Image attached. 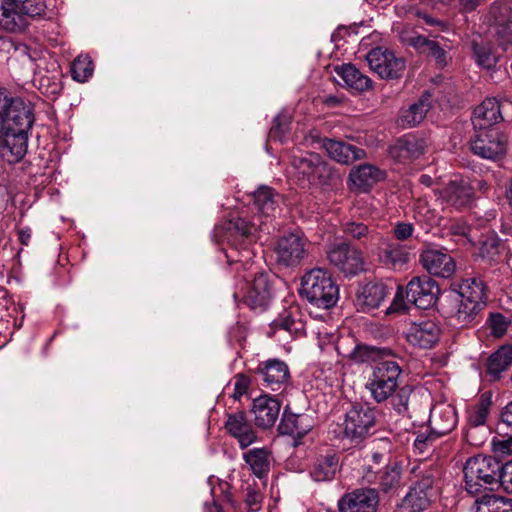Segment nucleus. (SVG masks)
<instances>
[{"label": "nucleus", "mask_w": 512, "mask_h": 512, "mask_svg": "<svg viewBox=\"0 0 512 512\" xmlns=\"http://www.w3.org/2000/svg\"><path fill=\"white\" fill-rule=\"evenodd\" d=\"M401 373L402 369L397 361L383 360L375 364L367 383V388L376 402L391 398L398 413L407 411L412 392L410 386L399 387Z\"/></svg>", "instance_id": "obj_1"}, {"label": "nucleus", "mask_w": 512, "mask_h": 512, "mask_svg": "<svg viewBox=\"0 0 512 512\" xmlns=\"http://www.w3.org/2000/svg\"><path fill=\"white\" fill-rule=\"evenodd\" d=\"M465 489L471 495L487 493V487L502 483L504 464L492 456L478 455L464 465Z\"/></svg>", "instance_id": "obj_2"}, {"label": "nucleus", "mask_w": 512, "mask_h": 512, "mask_svg": "<svg viewBox=\"0 0 512 512\" xmlns=\"http://www.w3.org/2000/svg\"><path fill=\"white\" fill-rule=\"evenodd\" d=\"M300 292L311 304L322 309L333 307L339 299L337 284L322 268H314L304 274Z\"/></svg>", "instance_id": "obj_3"}, {"label": "nucleus", "mask_w": 512, "mask_h": 512, "mask_svg": "<svg viewBox=\"0 0 512 512\" xmlns=\"http://www.w3.org/2000/svg\"><path fill=\"white\" fill-rule=\"evenodd\" d=\"M227 230L230 233V251L226 254L230 264H240L245 270L252 266L256 225L244 218L234 217L229 220Z\"/></svg>", "instance_id": "obj_4"}, {"label": "nucleus", "mask_w": 512, "mask_h": 512, "mask_svg": "<svg viewBox=\"0 0 512 512\" xmlns=\"http://www.w3.org/2000/svg\"><path fill=\"white\" fill-rule=\"evenodd\" d=\"M377 410L364 404H354L343 420L342 439L352 446H360L375 431Z\"/></svg>", "instance_id": "obj_5"}, {"label": "nucleus", "mask_w": 512, "mask_h": 512, "mask_svg": "<svg viewBox=\"0 0 512 512\" xmlns=\"http://www.w3.org/2000/svg\"><path fill=\"white\" fill-rule=\"evenodd\" d=\"M33 114L21 98L0 96V129L28 133Z\"/></svg>", "instance_id": "obj_6"}, {"label": "nucleus", "mask_w": 512, "mask_h": 512, "mask_svg": "<svg viewBox=\"0 0 512 512\" xmlns=\"http://www.w3.org/2000/svg\"><path fill=\"white\" fill-rule=\"evenodd\" d=\"M419 262L429 275L444 279L451 278L456 271V262L447 248L425 242Z\"/></svg>", "instance_id": "obj_7"}, {"label": "nucleus", "mask_w": 512, "mask_h": 512, "mask_svg": "<svg viewBox=\"0 0 512 512\" xmlns=\"http://www.w3.org/2000/svg\"><path fill=\"white\" fill-rule=\"evenodd\" d=\"M470 148L475 155L494 160L506 153L507 137L497 127L475 129Z\"/></svg>", "instance_id": "obj_8"}, {"label": "nucleus", "mask_w": 512, "mask_h": 512, "mask_svg": "<svg viewBox=\"0 0 512 512\" xmlns=\"http://www.w3.org/2000/svg\"><path fill=\"white\" fill-rule=\"evenodd\" d=\"M326 254L330 264L345 276H355L365 269L362 252L348 243L331 245Z\"/></svg>", "instance_id": "obj_9"}, {"label": "nucleus", "mask_w": 512, "mask_h": 512, "mask_svg": "<svg viewBox=\"0 0 512 512\" xmlns=\"http://www.w3.org/2000/svg\"><path fill=\"white\" fill-rule=\"evenodd\" d=\"M308 245L307 238L297 233L280 237L274 249L277 262L286 267L298 266L308 256Z\"/></svg>", "instance_id": "obj_10"}, {"label": "nucleus", "mask_w": 512, "mask_h": 512, "mask_svg": "<svg viewBox=\"0 0 512 512\" xmlns=\"http://www.w3.org/2000/svg\"><path fill=\"white\" fill-rule=\"evenodd\" d=\"M366 59L371 70L382 79L399 78L406 68L403 58L397 57L392 51L382 47L370 50Z\"/></svg>", "instance_id": "obj_11"}, {"label": "nucleus", "mask_w": 512, "mask_h": 512, "mask_svg": "<svg viewBox=\"0 0 512 512\" xmlns=\"http://www.w3.org/2000/svg\"><path fill=\"white\" fill-rule=\"evenodd\" d=\"M292 167L310 183L326 184L332 176V168L316 153L293 155Z\"/></svg>", "instance_id": "obj_12"}, {"label": "nucleus", "mask_w": 512, "mask_h": 512, "mask_svg": "<svg viewBox=\"0 0 512 512\" xmlns=\"http://www.w3.org/2000/svg\"><path fill=\"white\" fill-rule=\"evenodd\" d=\"M439 293L440 288L436 281L424 275L410 280L406 289V298L417 308L426 310L436 304Z\"/></svg>", "instance_id": "obj_13"}, {"label": "nucleus", "mask_w": 512, "mask_h": 512, "mask_svg": "<svg viewBox=\"0 0 512 512\" xmlns=\"http://www.w3.org/2000/svg\"><path fill=\"white\" fill-rule=\"evenodd\" d=\"M473 187L464 180H451L439 191V199L446 209L462 210L473 201Z\"/></svg>", "instance_id": "obj_14"}, {"label": "nucleus", "mask_w": 512, "mask_h": 512, "mask_svg": "<svg viewBox=\"0 0 512 512\" xmlns=\"http://www.w3.org/2000/svg\"><path fill=\"white\" fill-rule=\"evenodd\" d=\"M28 133L0 129V157L8 164L20 162L27 153Z\"/></svg>", "instance_id": "obj_15"}, {"label": "nucleus", "mask_w": 512, "mask_h": 512, "mask_svg": "<svg viewBox=\"0 0 512 512\" xmlns=\"http://www.w3.org/2000/svg\"><path fill=\"white\" fill-rule=\"evenodd\" d=\"M379 502L375 489H356L345 494L338 503L339 512H376Z\"/></svg>", "instance_id": "obj_16"}, {"label": "nucleus", "mask_w": 512, "mask_h": 512, "mask_svg": "<svg viewBox=\"0 0 512 512\" xmlns=\"http://www.w3.org/2000/svg\"><path fill=\"white\" fill-rule=\"evenodd\" d=\"M511 107L508 101L500 102L495 97L486 98L473 112L474 129L495 127L503 120L502 112Z\"/></svg>", "instance_id": "obj_17"}, {"label": "nucleus", "mask_w": 512, "mask_h": 512, "mask_svg": "<svg viewBox=\"0 0 512 512\" xmlns=\"http://www.w3.org/2000/svg\"><path fill=\"white\" fill-rule=\"evenodd\" d=\"M256 373L262 378L263 385L272 391L284 388L290 380L288 365L279 359H269L259 363Z\"/></svg>", "instance_id": "obj_18"}, {"label": "nucleus", "mask_w": 512, "mask_h": 512, "mask_svg": "<svg viewBox=\"0 0 512 512\" xmlns=\"http://www.w3.org/2000/svg\"><path fill=\"white\" fill-rule=\"evenodd\" d=\"M271 299V285L268 275L257 272L251 282L247 283L243 297L244 303L254 310H264Z\"/></svg>", "instance_id": "obj_19"}, {"label": "nucleus", "mask_w": 512, "mask_h": 512, "mask_svg": "<svg viewBox=\"0 0 512 512\" xmlns=\"http://www.w3.org/2000/svg\"><path fill=\"white\" fill-rule=\"evenodd\" d=\"M387 286L382 282H367L359 285L355 294V306L360 312H369L380 307L388 296Z\"/></svg>", "instance_id": "obj_20"}, {"label": "nucleus", "mask_w": 512, "mask_h": 512, "mask_svg": "<svg viewBox=\"0 0 512 512\" xmlns=\"http://www.w3.org/2000/svg\"><path fill=\"white\" fill-rule=\"evenodd\" d=\"M313 425V419L309 415L292 413L286 407L279 425V431L283 435L292 436L294 446H298L301 444L300 439L311 431Z\"/></svg>", "instance_id": "obj_21"}, {"label": "nucleus", "mask_w": 512, "mask_h": 512, "mask_svg": "<svg viewBox=\"0 0 512 512\" xmlns=\"http://www.w3.org/2000/svg\"><path fill=\"white\" fill-rule=\"evenodd\" d=\"M457 422V413L451 404L438 403L430 411L429 428L437 437L450 433Z\"/></svg>", "instance_id": "obj_22"}, {"label": "nucleus", "mask_w": 512, "mask_h": 512, "mask_svg": "<svg viewBox=\"0 0 512 512\" xmlns=\"http://www.w3.org/2000/svg\"><path fill=\"white\" fill-rule=\"evenodd\" d=\"M426 142L414 134L400 137L389 149L392 158L399 162L417 159L425 153Z\"/></svg>", "instance_id": "obj_23"}, {"label": "nucleus", "mask_w": 512, "mask_h": 512, "mask_svg": "<svg viewBox=\"0 0 512 512\" xmlns=\"http://www.w3.org/2000/svg\"><path fill=\"white\" fill-rule=\"evenodd\" d=\"M227 433L235 438L241 449H246L257 441V435L246 419L244 412L229 414L225 422Z\"/></svg>", "instance_id": "obj_24"}, {"label": "nucleus", "mask_w": 512, "mask_h": 512, "mask_svg": "<svg viewBox=\"0 0 512 512\" xmlns=\"http://www.w3.org/2000/svg\"><path fill=\"white\" fill-rule=\"evenodd\" d=\"M440 327L432 320L414 323L408 333L407 341L413 346L423 349L432 348L439 340Z\"/></svg>", "instance_id": "obj_25"}, {"label": "nucleus", "mask_w": 512, "mask_h": 512, "mask_svg": "<svg viewBox=\"0 0 512 512\" xmlns=\"http://www.w3.org/2000/svg\"><path fill=\"white\" fill-rule=\"evenodd\" d=\"M280 409V402L273 397L264 395L254 399L252 412L255 424L262 429L272 427L279 417Z\"/></svg>", "instance_id": "obj_26"}, {"label": "nucleus", "mask_w": 512, "mask_h": 512, "mask_svg": "<svg viewBox=\"0 0 512 512\" xmlns=\"http://www.w3.org/2000/svg\"><path fill=\"white\" fill-rule=\"evenodd\" d=\"M385 173L372 164H361L351 169L348 176L350 189L367 192L372 186L384 179Z\"/></svg>", "instance_id": "obj_27"}, {"label": "nucleus", "mask_w": 512, "mask_h": 512, "mask_svg": "<svg viewBox=\"0 0 512 512\" xmlns=\"http://www.w3.org/2000/svg\"><path fill=\"white\" fill-rule=\"evenodd\" d=\"M323 147L331 159L344 165H351L367 156L364 149L334 139H324Z\"/></svg>", "instance_id": "obj_28"}, {"label": "nucleus", "mask_w": 512, "mask_h": 512, "mask_svg": "<svg viewBox=\"0 0 512 512\" xmlns=\"http://www.w3.org/2000/svg\"><path fill=\"white\" fill-rule=\"evenodd\" d=\"M244 462L259 479L267 477L273 462L272 452L267 447L252 448L243 453Z\"/></svg>", "instance_id": "obj_29"}, {"label": "nucleus", "mask_w": 512, "mask_h": 512, "mask_svg": "<svg viewBox=\"0 0 512 512\" xmlns=\"http://www.w3.org/2000/svg\"><path fill=\"white\" fill-rule=\"evenodd\" d=\"M455 291H457L460 298L473 300L474 302L486 306V286L484 281L478 276L463 279L461 283L457 285Z\"/></svg>", "instance_id": "obj_30"}, {"label": "nucleus", "mask_w": 512, "mask_h": 512, "mask_svg": "<svg viewBox=\"0 0 512 512\" xmlns=\"http://www.w3.org/2000/svg\"><path fill=\"white\" fill-rule=\"evenodd\" d=\"M335 71L351 89L362 92L370 89L372 86L371 79L352 64H343L340 67H336Z\"/></svg>", "instance_id": "obj_31"}, {"label": "nucleus", "mask_w": 512, "mask_h": 512, "mask_svg": "<svg viewBox=\"0 0 512 512\" xmlns=\"http://www.w3.org/2000/svg\"><path fill=\"white\" fill-rule=\"evenodd\" d=\"M339 466V459L335 454L319 456L311 470V477L317 482L330 481L334 478Z\"/></svg>", "instance_id": "obj_32"}, {"label": "nucleus", "mask_w": 512, "mask_h": 512, "mask_svg": "<svg viewBox=\"0 0 512 512\" xmlns=\"http://www.w3.org/2000/svg\"><path fill=\"white\" fill-rule=\"evenodd\" d=\"M416 481L412 487L418 488L428 496H432L433 486L440 477V471L436 466L422 463L412 469Z\"/></svg>", "instance_id": "obj_33"}, {"label": "nucleus", "mask_w": 512, "mask_h": 512, "mask_svg": "<svg viewBox=\"0 0 512 512\" xmlns=\"http://www.w3.org/2000/svg\"><path fill=\"white\" fill-rule=\"evenodd\" d=\"M413 255V248L406 244L389 242L383 249V262L393 268L407 264Z\"/></svg>", "instance_id": "obj_34"}, {"label": "nucleus", "mask_w": 512, "mask_h": 512, "mask_svg": "<svg viewBox=\"0 0 512 512\" xmlns=\"http://www.w3.org/2000/svg\"><path fill=\"white\" fill-rule=\"evenodd\" d=\"M365 479L368 483L377 482L384 493H394L401 484V470L397 466L387 467L378 476L368 472Z\"/></svg>", "instance_id": "obj_35"}, {"label": "nucleus", "mask_w": 512, "mask_h": 512, "mask_svg": "<svg viewBox=\"0 0 512 512\" xmlns=\"http://www.w3.org/2000/svg\"><path fill=\"white\" fill-rule=\"evenodd\" d=\"M430 96L423 95L417 102L413 103L408 109L402 111L399 123L403 127H414L420 124L426 117L430 109Z\"/></svg>", "instance_id": "obj_36"}, {"label": "nucleus", "mask_w": 512, "mask_h": 512, "mask_svg": "<svg viewBox=\"0 0 512 512\" xmlns=\"http://www.w3.org/2000/svg\"><path fill=\"white\" fill-rule=\"evenodd\" d=\"M484 307L473 300L460 298L457 311L453 315L455 325L467 327L473 324Z\"/></svg>", "instance_id": "obj_37"}, {"label": "nucleus", "mask_w": 512, "mask_h": 512, "mask_svg": "<svg viewBox=\"0 0 512 512\" xmlns=\"http://www.w3.org/2000/svg\"><path fill=\"white\" fill-rule=\"evenodd\" d=\"M16 8L15 0H0V26L10 32L24 30L21 17L16 15Z\"/></svg>", "instance_id": "obj_38"}, {"label": "nucleus", "mask_w": 512, "mask_h": 512, "mask_svg": "<svg viewBox=\"0 0 512 512\" xmlns=\"http://www.w3.org/2000/svg\"><path fill=\"white\" fill-rule=\"evenodd\" d=\"M476 512H512V500L485 493L475 500Z\"/></svg>", "instance_id": "obj_39"}, {"label": "nucleus", "mask_w": 512, "mask_h": 512, "mask_svg": "<svg viewBox=\"0 0 512 512\" xmlns=\"http://www.w3.org/2000/svg\"><path fill=\"white\" fill-rule=\"evenodd\" d=\"M431 497L418 488L411 487L398 505L396 512H422L430 505Z\"/></svg>", "instance_id": "obj_40"}, {"label": "nucleus", "mask_w": 512, "mask_h": 512, "mask_svg": "<svg viewBox=\"0 0 512 512\" xmlns=\"http://www.w3.org/2000/svg\"><path fill=\"white\" fill-rule=\"evenodd\" d=\"M512 364V346L504 345L494 352L488 359L487 372L494 379H498L503 371Z\"/></svg>", "instance_id": "obj_41"}, {"label": "nucleus", "mask_w": 512, "mask_h": 512, "mask_svg": "<svg viewBox=\"0 0 512 512\" xmlns=\"http://www.w3.org/2000/svg\"><path fill=\"white\" fill-rule=\"evenodd\" d=\"M253 197L254 205L259 212L267 217L273 215L277 208V198H279V195L272 188L267 186L260 187L254 192Z\"/></svg>", "instance_id": "obj_42"}, {"label": "nucleus", "mask_w": 512, "mask_h": 512, "mask_svg": "<svg viewBox=\"0 0 512 512\" xmlns=\"http://www.w3.org/2000/svg\"><path fill=\"white\" fill-rule=\"evenodd\" d=\"M503 243L495 233H490L479 240L478 255L489 262L499 259L503 250Z\"/></svg>", "instance_id": "obj_43"}, {"label": "nucleus", "mask_w": 512, "mask_h": 512, "mask_svg": "<svg viewBox=\"0 0 512 512\" xmlns=\"http://www.w3.org/2000/svg\"><path fill=\"white\" fill-rule=\"evenodd\" d=\"M15 3H17L16 15L21 17L24 29L29 19L43 15L46 10L44 0H15Z\"/></svg>", "instance_id": "obj_44"}, {"label": "nucleus", "mask_w": 512, "mask_h": 512, "mask_svg": "<svg viewBox=\"0 0 512 512\" xmlns=\"http://www.w3.org/2000/svg\"><path fill=\"white\" fill-rule=\"evenodd\" d=\"M491 403V395L484 393L479 401L468 410V422L473 428L485 424Z\"/></svg>", "instance_id": "obj_45"}, {"label": "nucleus", "mask_w": 512, "mask_h": 512, "mask_svg": "<svg viewBox=\"0 0 512 512\" xmlns=\"http://www.w3.org/2000/svg\"><path fill=\"white\" fill-rule=\"evenodd\" d=\"M93 62L88 55H79L72 63L73 79L78 82L87 81L93 74Z\"/></svg>", "instance_id": "obj_46"}, {"label": "nucleus", "mask_w": 512, "mask_h": 512, "mask_svg": "<svg viewBox=\"0 0 512 512\" xmlns=\"http://www.w3.org/2000/svg\"><path fill=\"white\" fill-rule=\"evenodd\" d=\"M491 334L494 337L500 338L506 334L511 325V320L504 316L502 313H490L487 319Z\"/></svg>", "instance_id": "obj_47"}, {"label": "nucleus", "mask_w": 512, "mask_h": 512, "mask_svg": "<svg viewBox=\"0 0 512 512\" xmlns=\"http://www.w3.org/2000/svg\"><path fill=\"white\" fill-rule=\"evenodd\" d=\"M379 355L377 348L367 345H356L349 358L357 364L375 361Z\"/></svg>", "instance_id": "obj_48"}, {"label": "nucleus", "mask_w": 512, "mask_h": 512, "mask_svg": "<svg viewBox=\"0 0 512 512\" xmlns=\"http://www.w3.org/2000/svg\"><path fill=\"white\" fill-rule=\"evenodd\" d=\"M343 232L347 237H351L356 240L373 238L375 234V232L370 230L367 225L356 221L346 222L343 227Z\"/></svg>", "instance_id": "obj_49"}, {"label": "nucleus", "mask_w": 512, "mask_h": 512, "mask_svg": "<svg viewBox=\"0 0 512 512\" xmlns=\"http://www.w3.org/2000/svg\"><path fill=\"white\" fill-rule=\"evenodd\" d=\"M491 13L497 22L512 24V0H497Z\"/></svg>", "instance_id": "obj_50"}, {"label": "nucleus", "mask_w": 512, "mask_h": 512, "mask_svg": "<svg viewBox=\"0 0 512 512\" xmlns=\"http://www.w3.org/2000/svg\"><path fill=\"white\" fill-rule=\"evenodd\" d=\"M274 325L276 328L285 330L289 333H297L302 329V324L299 321H296L290 312L284 311L279 317L274 321Z\"/></svg>", "instance_id": "obj_51"}, {"label": "nucleus", "mask_w": 512, "mask_h": 512, "mask_svg": "<svg viewBox=\"0 0 512 512\" xmlns=\"http://www.w3.org/2000/svg\"><path fill=\"white\" fill-rule=\"evenodd\" d=\"M415 228L410 222L398 221L392 228L393 237L400 242L408 241L412 238Z\"/></svg>", "instance_id": "obj_52"}, {"label": "nucleus", "mask_w": 512, "mask_h": 512, "mask_svg": "<svg viewBox=\"0 0 512 512\" xmlns=\"http://www.w3.org/2000/svg\"><path fill=\"white\" fill-rule=\"evenodd\" d=\"M423 54H427L433 57L436 61V65L440 68L447 65L446 51L442 48L438 42L430 40L426 50Z\"/></svg>", "instance_id": "obj_53"}, {"label": "nucleus", "mask_w": 512, "mask_h": 512, "mask_svg": "<svg viewBox=\"0 0 512 512\" xmlns=\"http://www.w3.org/2000/svg\"><path fill=\"white\" fill-rule=\"evenodd\" d=\"M401 41L404 44L413 47L419 53L423 54L430 42V39L426 38L425 36L419 35V34H412V35H404L403 34L401 36Z\"/></svg>", "instance_id": "obj_54"}, {"label": "nucleus", "mask_w": 512, "mask_h": 512, "mask_svg": "<svg viewBox=\"0 0 512 512\" xmlns=\"http://www.w3.org/2000/svg\"><path fill=\"white\" fill-rule=\"evenodd\" d=\"M233 393L232 397L234 399H240L243 395H245L248 391V388L250 386V379L248 376L244 374H237L234 377L233 381Z\"/></svg>", "instance_id": "obj_55"}, {"label": "nucleus", "mask_w": 512, "mask_h": 512, "mask_svg": "<svg viewBox=\"0 0 512 512\" xmlns=\"http://www.w3.org/2000/svg\"><path fill=\"white\" fill-rule=\"evenodd\" d=\"M474 53L477 63L485 68H491L495 64V57L493 54L484 48H479L476 44L473 45Z\"/></svg>", "instance_id": "obj_56"}, {"label": "nucleus", "mask_w": 512, "mask_h": 512, "mask_svg": "<svg viewBox=\"0 0 512 512\" xmlns=\"http://www.w3.org/2000/svg\"><path fill=\"white\" fill-rule=\"evenodd\" d=\"M435 434L430 433H419L416 438L414 439V447L419 451V453H424L428 447L432 444L434 440Z\"/></svg>", "instance_id": "obj_57"}, {"label": "nucleus", "mask_w": 512, "mask_h": 512, "mask_svg": "<svg viewBox=\"0 0 512 512\" xmlns=\"http://www.w3.org/2000/svg\"><path fill=\"white\" fill-rule=\"evenodd\" d=\"M406 291L402 287H398L394 299L387 309V313L400 312L406 309L405 304Z\"/></svg>", "instance_id": "obj_58"}, {"label": "nucleus", "mask_w": 512, "mask_h": 512, "mask_svg": "<svg viewBox=\"0 0 512 512\" xmlns=\"http://www.w3.org/2000/svg\"><path fill=\"white\" fill-rule=\"evenodd\" d=\"M492 450L494 453L499 455H511L512 454V437L507 439L493 440Z\"/></svg>", "instance_id": "obj_59"}, {"label": "nucleus", "mask_w": 512, "mask_h": 512, "mask_svg": "<svg viewBox=\"0 0 512 512\" xmlns=\"http://www.w3.org/2000/svg\"><path fill=\"white\" fill-rule=\"evenodd\" d=\"M262 501V495L260 492L256 490H248L246 494V505L249 507L251 511H256L259 509Z\"/></svg>", "instance_id": "obj_60"}, {"label": "nucleus", "mask_w": 512, "mask_h": 512, "mask_svg": "<svg viewBox=\"0 0 512 512\" xmlns=\"http://www.w3.org/2000/svg\"><path fill=\"white\" fill-rule=\"evenodd\" d=\"M502 484L505 488L512 492V459L504 464V475Z\"/></svg>", "instance_id": "obj_61"}, {"label": "nucleus", "mask_w": 512, "mask_h": 512, "mask_svg": "<svg viewBox=\"0 0 512 512\" xmlns=\"http://www.w3.org/2000/svg\"><path fill=\"white\" fill-rule=\"evenodd\" d=\"M416 15L419 17V18H422L425 23L427 25H430V26H439L442 30H445L446 27H447V24L443 21H440V20H437L429 15H427L426 13H422L420 11H417L416 12Z\"/></svg>", "instance_id": "obj_62"}, {"label": "nucleus", "mask_w": 512, "mask_h": 512, "mask_svg": "<svg viewBox=\"0 0 512 512\" xmlns=\"http://www.w3.org/2000/svg\"><path fill=\"white\" fill-rule=\"evenodd\" d=\"M501 420L512 429V401L502 409Z\"/></svg>", "instance_id": "obj_63"}, {"label": "nucleus", "mask_w": 512, "mask_h": 512, "mask_svg": "<svg viewBox=\"0 0 512 512\" xmlns=\"http://www.w3.org/2000/svg\"><path fill=\"white\" fill-rule=\"evenodd\" d=\"M32 230L29 227H24L18 230V238L22 245L27 246L30 242Z\"/></svg>", "instance_id": "obj_64"}]
</instances>
